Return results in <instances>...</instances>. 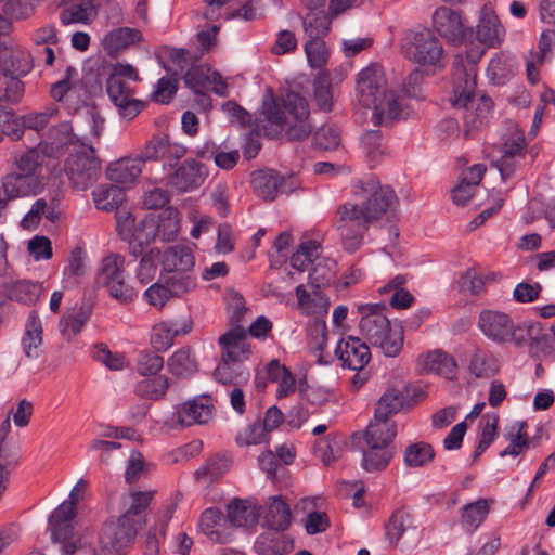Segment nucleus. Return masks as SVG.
I'll return each instance as SVG.
<instances>
[{
	"instance_id": "nucleus-1",
	"label": "nucleus",
	"mask_w": 555,
	"mask_h": 555,
	"mask_svg": "<svg viewBox=\"0 0 555 555\" xmlns=\"http://www.w3.org/2000/svg\"><path fill=\"white\" fill-rule=\"evenodd\" d=\"M398 204L393 190L378 180H362L356 186L354 201L337 208V230L345 250L357 251L369 225L392 211Z\"/></svg>"
},
{
	"instance_id": "nucleus-2",
	"label": "nucleus",
	"mask_w": 555,
	"mask_h": 555,
	"mask_svg": "<svg viewBox=\"0 0 555 555\" xmlns=\"http://www.w3.org/2000/svg\"><path fill=\"white\" fill-rule=\"evenodd\" d=\"M262 115L267 121L264 132L270 139L285 135L289 141H304L314 128L308 101L293 91H286L279 98L267 96Z\"/></svg>"
},
{
	"instance_id": "nucleus-3",
	"label": "nucleus",
	"mask_w": 555,
	"mask_h": 555,
	"mask_svg": "<svg viewBox=\"0 0 555 555\" xmlns=\"http://www.w3.org/2000/svg\"><path fill=\"white\" fill-rule=\"evenodd\" d=\"M477 66L473 61L462 59L454 61L452 73L453 95L450 99L453 106L464 108V134L470 137L472 131L485 125L492 108L488 96L476 94Z\"/></svg>"
},
{
	"instance_id": "nucleus-4",
	"label": "nucleus",
	"mask_w": 555,
	"mask_h": 555,
	"mask_svg": "<svg viewBox=\"0 0 555 555\" xmlns=\"http://www.w3.org/2000/svg\"><path fill=\"white\" fill-rule=\"evenodd\" d=\"M357 96L360 105L373 111L372 121L375 126L397 119L401 114L399 96L388 91L385 73L377 64L358 74Z\"/></svg>"
},
{
	"instance_id": "nucleus-5",
	"label": "nucleus",
	"mask_w": 555,
	"mask_h": 555,
	"mask_svg": "<svg viewBox=\"0 0 555 555\" xmlns=\"http://www.w3.org/2000/svg\"><path fill=\"white\" fill-rule=\"evenodd\" d=\"M385 310V304L359 305V331L363 338L378 347L386 357H397L403 348V328L399 325L391 326Z\"/></svg>"
},
{
	"instance_id": "nucleus-6",
	"label": "nucleus",
	"mask_w": 555,
	"mask_h": 555,
	"mask_svg": "<svg viewBox=\"0 0 555 555\" xmlns=\"http://www.w3.org/2000/svg\"><path fill=\"white\" fill-rule=\"evenodd\" d=\"M138 70L129 64L117 63L106 79V92L121 118L132 120L145 107V103L134 98L133 83L139 81Z\"/></svg>"
},
{
	"instance_id": "nucleus-7",
	"label": "nucleus",
	"mask_w": 555,
	"mask_h": 555,
	"mask_svg": "<svg viewBox=\"0 0 555 555\" xmlns=\"http://www.w3.org/2000/svg\"><path fill=\"white\" fill-rule=\"evenodd\" d=\"M126 259L119 254H109L101 261L96 283L120 304H129L138 296V289L128 280Z\"/></svg>"
},
{
	"instance_id": "nucleus-8",
	"label": "nucleus",
	"mask_w": 555,
	"mask_h": 555,
	"mask_svg": "<svg viewBox=\"0 0 555 555\" xmlns=\"http://www.w3.org/2000/svg\"><path fill=\"white\" fill-rule=\"evenodd\" d=\"M406 57L430 70L433 74L447 65V57L440 40L429 30L412 31L406 37Z\"/></svg>"
},
{
	"instance_id": "nucleus-9",
	"label": "nucleus",
	"mask_w": 555,
	"mask_h": 555,
	"mask_svg": "<svg viewBox=\"0 0 555 555\" xmlns=\"http://www.w3.org/2000/svg\"><path fill=\"white\" fill-rule=\"evenodd\" d=\"M478 328L495 344H513L517 347L525 345L526 330L521 324L503 311L485 309L478 315Z\"/></svg>"
},
{
	"instance_id": "nucleus-10",
	"label": "nucleus",
	"mask_w": 555,
	"mask_h": 555,
	"mask_svg": "<svg viewBox=\"0 0 555 555\" xmlns=\"http://www.w3.org/2000/svg\"><path fill=\"white\" fill-rule=\"evenodd\" d=\"M81 141V150L70 154L66 160L65 172L75 189L87 190L99 178L101 163L95 156L92 142Z\"/></svg>"
},
{
	"instance_id": "nucleus-11",
	"label": "nucleus",
	"mask_w": 555,
	"mask_h": 555,
	"mask_svg": "<svg viewBox=\"0 0 555 555\" xmlns=\"http://www.w3.org/2000/svg\"><path fill=\"white\" fill-rule=\"evenodd\" d=\"M526 147L524 131L514 121L506 122V131L502 135L501 156L493 164L503 180L514 173L517 162L525 157Z\"/></svg>"
},
{
	"instance_id": "nucleus-12",
	"label": "nucleus",
	"mask_w": 555,
	"mask_h": 555,
	"mask_svg": "<svg viewBox=\"0 0 555 555\" xmlns=\"http://www.w3.org/2000/svg\"><path fill=\"white\" fill-rule=\"evenodd\" d=\"M185 153L183 145L171 142L168 135L157 134L144 144L139 156L143 163L163 162L164 167H173Z\"/></svg>"
},
{
	"instance_id": "nucleus-13",
	"label": "nucleus",
	"mask_w": 555,
	"mask_h": 555,
	"mask_svg": "<svg viewBox=\"0 0 555 555\" xmlns=\"http://www.w3.org/2000/svg\"><path fill=\"white\" fill-rule=\"evenodd\" d=\"M34 67L30 52L12 40L0 41V73L3 76H26Z\"/></svg>"
},
{
	"instance_id": "nucleus-14",
	"label": "nucleus",
	"mask_w": 555,
	"mask_h": 555,
	"mask_svg": "<svg viewBox=\"0 0 555 555\" xmlns=\"http://www.w3.org/2000/svg\"><path fill=\"white\" fill-rule=\"evenodd\" d=\"M141 528L140 521H130L128 516H120L118 520L106 522L100 534V543L106 550L119 552L132 543Z\"/></svg>"
},
{
	"instance_id": "nucleus-15",
	"label": "nucleus",
	"mask_w": 555,
	"mask_h": 555,
	"mask_svg": "<svg viewBox=\"0 0 555 555\" xmlns=\"http://www.w3.org/2000/svg\"><path fill=\"white\" fill-rule=\"evenodd\" d=\"M207 177L206 168L195 159H185L167 179V185L178 193L199 188Z\"/></svg>"
},
{
	"instance_id": "nucleus-16",
	"label": "nucleus",
	"mask_w": 555,
	"mask_h": 555,
	"mask_svg": "<svg viewBox=\"0 0 555 555\" xmlns=\"http://www.w3.org/2000/svg\"><path fill=\"white\" fill-rule=\"evenodd\" d=\"M250 183L254 193L264 201H273L280 194L288 193L293 190V186L288 185L285 177L273 169L254 171Z\"/></svg>"
},
{
	"instance_id": "nucleus-17",
	"label": "nucleus",
	"mask_w": 555,
	"mask_h": 555,
	"mask_svg": "<svg viewBox=\"0 0 555 555\" xmlns=\"http://www.w3.org/2000/svg\"><path fill=\"white\" fill-rule=\"evenodd\" d=\"M335 354L344 367L353 371H362L371 360V351L366 343L354 336L341 339L335 349Z\"/></svg>"
},
{
	"instance_id": "nucleus-18",
	"label": "nucleus",
	"mask_w": 555,
	"mask_h": 555,
	"mask_svg": "<svg viewBox=\"0 0 555 555\" xmlns=\"http://www.w3.org/2000/svg\"><path fill=\"white\" fill-rule=\"evenodd\" d=\"M222 350L221 359L228 362L242 363L250 353L247 332L243 326H235L219 337Z\"/></svg>"
},
{
	"instance_id": "nucleus-19",
	"label": "nucleus",
	"mask_w": 555,
	"mask_h": 555,
	"mask_svg": "<svg viewBox=\"0 0 555 555\" xmlns=\"http://www.w3.org/2000/svg\"><path fill=\"white\" fill-rule=\"evenodd\" d=\"M435 29L451 41H461L466 36V27L459 11L447 7L438 8L433 14Z\"/></svg>"
},
{
	"instance_id": "nucleus-20",
	"label": "nucleus",
	"mask_w": 555,
	"mask_h": 555,
	"mask_svg": "<svg viewBox=\"0 0 555 555\" xmlns=\"http://www.w3.org/2000/svg\"><path fill=\"white\" fill-rule=\"evenodd\" d=\"M203 533L215 543L225 544L232 540V530L218 508H207L199 519Z\"/></svg>"
},
{
	"instance_id": "nucleus-21",
	"label": "nucleus",
	"mask_w": 555,
	"mask_h": 555,
	"mask_svg": "<svg viewBox=\"0 0 555 555\" xmlns=\"http://www.w3.org/2000/svg\"><path fill=\"white\" fill-rule=\"evenodd\" d=\"M212 417L209 397H199L183 403L176 412V420L182 426L205 424Z\"/></svg>"
},
{
	"instance_id": "nucleus-22",
	"label": "nucleus",
	"mask_w": 555,
	"mask_h": 555,
	"mask_svg": "<svg viewBox=\"0 0 555 555\" xmlns=\"http://www.w3.org/2000/svg\"><path fill=\"white\" fill-rule=\"evenodd\" d=\"M385 529L386 538L393 546H398L401 540L408 543L417 538V527L414 526L411 515L401 509L392 513Z\"/></svg>"
},
{
	"instance_id": "nucleus-23",
	"label": "nucleus",
	"mask_w": 555,
	"mask_h": 555,
	"mask_svg": "<svg viewBox=\"0 0 555 555\" xmlns=\"http://www.w3.org/2000/svg\"><path fill=\"white\" fill-rule=\"evenodd\" d=\"M76 516V504L69 501L59 505L49 518L51 537L53 541H65L73 537L72 520Z\"/></svg>"
},
{
	"instance_id": "nucleus-24",
	"label": "nucleus",
	"mask_w": 555,
	"mask_h": 555,
	"mask_svg": "<svg viewBox=\"0 0 555 555\" xmlns=\"http://www.w3.org/2000/svg\"><path fill=\"white\" fill-rule=\"evenodd\" d=\"M2 185L9 197L17 198L36 195L42 186V181L39 178H34L33 175L22 173L14 169L3 177Z\"/></svg>"
},
{
	"instance_id": "nucleus-25",
	"label": "nucleus",
	"mask_w": 555,
	"mask_h": 555,
	"mask_svg": "<svg viewBox=\"0 0 555 555\" xmlns=\"http://www.w3.org/2000/svg\"><path fill=\"white\" fill-rule=\"evenodd\" d=\"M227 521L231 527H254L261 514L260 507L248 500L234 499L228 504Z\"/></svg>"
},
{
	"instance_id": "nucleus-26",
	"label": "nucleus",
	"mask_w": 555,
	"mask_h": 555,
	"mask_svg": "<svg viewBox=\"0 0 555 555\" xmlns=\"http://www.w3.org/2000/svg\"><path fill=\"white\" fill-rule=\"evenodd\" d=\"M50 150L52 149L48 146V143L40 142L37 146L15 155L14 169L42 180L41 165L44 158L50 156Z\"/></svg>"
},
{
	"instance_id": "nucleus-27",
	"label": "nucleus",
	"mask_w": 555,
	"mask_h": 555,
	"mask_svg": "<svg viewBox=\"0 0 555 555\" xmlns=\"http://www.w3.org/2000/svg\"><path fill=\"white\" fill-rule=\"evenodd\" d=\"M503 35L504 28L498 16L490 8L485 7L477 25L478 41L487 48H492L501 43Z\"/></svg>"
},
{
	"instance_id": "nucleus-28",
	"label": "nucleus",
	"mask_w": 555,
	"mask_h": 555,
	"mask_svg": "<svg viewBox=\"0 0 555 555\" xmlns=\"http://www.w3.org/2000/svg\"><path fill=\"white\" fill-rule=\"evenodd\" d=\"M417 366L423 373H435L448 379L453 378L456 363L452 357L441 350H435L417 358Z\"/></svg>"
},
{
	"instance_id": "nucleus-29",
	"label": "nucleus",
	"mask_w": 555,
	"mask_h": 555,
	"mask_svg": "<svg viewBox=\"0 0 555 555\" xmlns=\"http://www.w3.org/2000/svg\"><path fill=\"white\" fill-rule=\"evenodd\" d=\"M143 162L141 157L138 158H120L111 163L106 176L109 181L121 184L130 185L137 181L142 172Z\"/></svg>"
},
{
	"instance_id": "nucleus-30",
	"label": "nucleus",
	"mask_w": 555,
	"mask_h": 555,
	"mask_svg": "<svg viewBox=\"0 0 555 555\" xmlns=\"http://www.w3.org/2000/svg\"><path fill=\"white\" fill-rule=\"evenodd\" d=\"M295 293L302 313L313 315L314 319H324L330 307V299L326 296L317 288L308 293L302 284L296 287Z\"/></svg>"
},
{
	"instance_id": "nucleus-31",
	"label": "nucleus",
	"mask_w": 555,
	"mask_h": 555,
	"mask_svg": "<svg viewBox=\"0 0 555 555\" xmlns=\"http://www.w3.org/2000/svg\"><path fill=\"white\" fill-rule=\"evenodd\" d=\"M98 16L93 0H72L60 13L63 25L92 23Z\"/></svg>"
},
{
	"instance_id": "nucleus-32",
	"label": "nucleus",
	"mask_w": 555,
	"mask_h": 555,
	"mask_svg": "<svg viewBox=\"0 0 555 555\" xmlns=\"http://www.w3.org/2000/svg\"><path fill=\"white\" fill-rule=\"evenodd\" d=\"M190 330V323L160 322L152 328L151 343L157 351H166L172 346L177 336L185 335Z\"/></svg>"
},
{
	"instance_id": "nucleus-33",
	"label": "nucleus",
	"mask_w": 555,
	"mask_h": 555,
	"mask_svg": "<svg viewBox=\"0 0 555 555\" xmlns=\"http://www.w3.org/2000/svg\"><path fill=\"white\" fill-rule=\"evenodd\" d=\"M491 503L487 499H479L462 507L460 524L466 533L472 534L480 527L490 512Z\"/></svg>"
},
{
	"instance_id": "nucleus-34",
	"label": "nucleus",
	"mask_w": 555,
	"mask_h": 555,
	"mask_svg": "<svg viewBox=\"0 0 555 555\" xmlns=\"http://www.w3.org/2000/svg\"><path fill=\"white\" fill-rule=\"evenodd\" d=\"M292 513L289 506L281 496L269 498L268 512L264 525L274 531H284L291 525Z\"/></svg>"
},
{
	"instance_id": "nucleus-35",
	"label": "nucleus",
	"mask_w": 555,
	"mask_h": 555,
	"mask_svg": "<svg viewBox=\"0 0 555 555\" xmlns=\"http://www.w3.org/2000/svg\"><path fill=\"white\" fill-rule=\"evenodd\" d=\"M194 262L191 248L184 245L168 247L163 257L165 269L172 272H189L193 268Z\"/></svg>"
},
{
	"instance_id": "nucleus-36",
	"label": "nucleus",
	"mask_w": 555,
	"mask_h": 555,
	"mask_svg": "<svg viewBox=\"0 0 555 555\" xmlns=\"http://www.w3.org/2000/svg\"><path fill=\"white\" fill-rule=\"evenodd\" d=\"M396 437V426L388 420L375 418L372 421L365 431L364 440L366 444H377L390 448V443Z\"/></svg>"
},
{
	"instance_id": "nucleus-37",
	"label": "nucleus",
	"mask_w": 555,
	"mask_h": 555,
	"mask_svg": "<svg viewBox=\"0 0 555 555\" xmlns=\"http://www.w3.org/2000/svg\"><path fill=\"white\" fill-rule=\"evenodd\" d=\"M92 195L95 207L103 211H113L125 201L124 189L115 184L99 185Z\"/></svg>"
},
{
	"instance_id": "nucleus-38",
	"label": "nucleus",
	"mask_w": 555,
	"mask_h": 555,
	"mask_svg": "<svg viewBox=\"0 0 555 555\" xmlns=\"http://www.w3.org/2000/svg\"><path fill=\"white\" fill-rule=\"evenodd\" d=\"M332 18L333 16L324 11L308 12L302 18L305 35L308 39H324L331 30Z\"/></svg>"
},
{
	"instance_id": "nucleus-39",
	"label": "nucleus",
	"mask_w": 555,
	"mask_h": 555,
	"mask_svg": "<svg viewBox=\"0 0 555 555\" xmlns=\"http://www.w3.org/2000/svg\"><path fill=\"white\" fill-rule=\"evenodd\" d=\"M528 425L526 422H516L512 425L509 431L505 435L508 446L500 452V456L507 455L517 456L525 450L529 449L530 441L527 433Z\"/></svg>"
},
{
	"instance_id": "nucleus-40",
	"label": "nucleus",
	"mask_w": 555,
	"mask_h": 555,
	"mask_svg": "<svg viewBox=\"0 0 555 555\" xmlns=\"http://www.w3.org/2000/svg\"><path fill=\"white\" fill-rule=\"evenodd\" d=\"M124 228H127L128 231L134 227L132 232V237L140 243H144L150 245L157 234V224L156 218L152 216L144 217L138 224H134V217L131 214H128L124 220Z\"/></svg>"
},
{
	"instance_id": "nucleus-41",
	"label": "nucleus",
	"mask_w": 555,
	"mask_h": 555,
	"mask_svg": "<svg viewBox=\"0 0 555 555\" xmlns=\"http://www.w3.org/2000/svg\"><path fill=\"white\" fill-rule=\"evenodd\" d=\"M392 455L390 448L366 444V448L363 449L362 466L370 473L383 470L388 466Z\"/></svg>"
},
{
	"instance_id": "nucleus-42",
	"label": "nucleus",
	"mask_w": 555,
	"mask_h": 555,
	"mask_svg": "<svg viewBox=\"0 0 555 555\" xmlns=\"http://www.w3.org/2000/svg\"><path fill=\"white\" fill-rule=\"evenodd\" d=\"M180 214L175 207H167L163 209L157 219V234L163 241H173L180 231Z\"/></svg>"
},
{
	"instance_id": "nucleus-43",
	"label": "nucleus",
	"mask_w": 555,
	"mask_h": 555,
	"mask_svg": "<svg viewBox=\"0 0 555 555\" xmlns=\"http://www.w3.org/2000/svg\"><path fill=\"white\" fill-rule=\"evenodd\" d=\"M167 366L177 377H188L197 371V363L189 347L178 349L168 359Z\"/></svg>"
},
{
	"instance_id": "nucleus-44",
	"label": "nucleus",
	"mask_w": 555,
	"mask_h": 555,
	"mask_svg": "<svg viewBox=\"0 0 555 555\" xmlns=\"http://www.w3.org/2000/svg\"><path fill=\"white\" fill-rule=\"evenodd\" d=\"M254 550L258 555H284L288 543L278 532L268 531L256 539Z\"/></svg>"
},
{
	"instance_id": "nucleus-45",
	"label": "nucleus",
	"mask_w": 555,
	"mask_h": 555,
	"mask_svg": "<svg viewBox=\"0 0 555 555\" xmlns=\"http://www.w3.org/2000/svg\"><path fill=\"white\" fill-rule=\"evenodd\" d=\"M90 318V309L80 307L72 312L65 313L60 320V330L63 336L70 340L77 336Z\"/></svg>"
},
{
	"instance_id": "nucleus-46",
	"label": "nucleus",
	"mask_w": 555,
	"mask_h": 555,
	"mask_svg": "<svg viewBox=\"0 0 555 555\" xmlns=\"http://www.w3.org/2000/svg\"><path fill=\"white\" fill-rule=\"evenodd\" d=\"M41 335L42 327L40 319L37 315L30 314L26 323L25 335L22 339L24 352L28 358H38V349L42 343Z\"/></svg>"
},
{
	"instance_id": "nucleus-47",
	"label": "nucleus",
	"mask_w": 555,
	"mask_h": 555,
	"mask_svg": "<svg viewBox=\"0 0 555 555\" xmlns=\"http://www.w3.org/2000/svg\"><path fill=\"white\" fill-rule=\"evenodd\" d=\"M60 108L56 104H49L40 112H30L21 117L24 128L39 132L43 130L52 119L57 118Z\"/></svg>"
},
{
	"instance_id": "nucleus-48",
	"label": "nucleus",
	"mask_w": 555,
	"mask_h": 555,
	"mask_svg": "<svg viewBox=\"0 0 555 555\" xmlns=\"http://www.w3.org/2000/svg\"><path fill=\"white\" fill-rule=\"evenodd\" d=\"M488 77L495 85H503L514 74V60L513 57L503 53L496 54L491 59L487 68Z\"/></svg>"
},
{
	"instance_id": "nucleus-49",
	"label": "nucleus",
	"mask_w": 555,
	"mask_h": 555,
	"mask_svg": "<svg viewBox=\"0 0 555 555\" xmlns=\"http://www.w3.org/2000/svg\"><path fill=\"white\" fill-rule=\"evenodd\" d=\"M249 373L241 365V363L220 361L214 372L215 378L223 385H236L247 380Z\"/></svg>"
},
{
	"instance_id": "nucleus-50",
	"label": "nucleus",
	"mask_w": 555,
	"mask_h": 555,
	"mask_svg": "<svg viewBox=\"0 0 555 555\" xmlns=\"http://www.w3.org/2000/svg\"><path fill=\"white\" fill-rule=\"evenodd\" d=\"M320 244L315 241H307L302 243L296 253L291 257V266L297 271H305L309 269L320 257Z\"/></svg>"
},
{
	"instance_id": "nucleus-51",
	"label": "nucleus",
	"mask_w": 555,
	"mask_h": 555,
	"mask_svg": "<svg viewBox=\"0 0 555 555\" xmlns=\"http://www.w3.org/2000/svg\"><path fill=\"white\" fill-rule=\"evenodd\" d=\"M404 403V397L399 390H387L378 400L375 409V418L389 420L392 414L398 413Z\"/></svg>"
},
{
	"instance_id": "nucleus-52",
	"label": "nucleus",
	"mask_w": 555,
	"mask_h": 555,
	"mask_svg": "<svg viewBox=\"0 0 555 555\" xmlns=\"http://www.w3.org/2000/svg\"><path fill=\"white\" fill-rule=\"evenodd\" d=\"M48 138L51 140V144H48V146L52 149L50 150V156L53 154L55 149L82 141L73 132V127L68 121H62L50 127L48 130Z\"/></svg>"
},
{
	"instance_id": "nucleus-53",
	"label": "nucleus",
	"mask_w": 555,
	"mask_h": 555,
	"mask_svg": "<svg viewBox=\"0 0 555 555\" xmlns=\"http://www.w3.org/2000/svg\"><path fill=\"white\" fill-rule=\"evenodd\" d=\"M435 451L429 443L416 442L404 451V464L409 467H422L433 461Z\"/></svg>"
},
{
	"instance_id": "nucleus-54",
	"label": "nucleus",
	"mask_w": 555,
	"mask_h": 555,
	"mask_svg": "<svg viewBox=\"0 0 555 555\" xmlns=\"http://www.w3.org/2000/svg\"><path fill=\"white\" fill-rule=\"evenodd\" d=\"M164 282L171 297H181L196 287V280L189 272H172Z\"/></svg>"
},
{
	"instance_id": "nucleus-55",
	"label": "nucleus",
	"mask_w": 555,
	"mask_h": 555,
	"mask_svg": "<svg viewBox=\"0 0 555 555\" xmlns=\"http://www.w3.org/2000/svg\"><path fill=\"white\" fill-rule=\"evenodd\" d=\"M42 216L50 221H54L56 218L54 209L48 205L47 201L39 198L31 205L30 210L22 219V228L26 230L35 229L39 224Z\"/></svg>"
},
{
	"instance_id": "nucleus-56",
	"label": "nucleus",
	"mask_w": 555,
	"mask_h": 555,
	"mask_svg": "<svg viewBox=\"0 0 555 555\" xmlns=\"http://www.w3.org/2000/svg\"><path fill=\"white\" fill-rule=\"evenodd\" d=\"M40 294V286L30 281H16L8 289V297L12 300L24 304H31L37 300Z\"/></svg>"
},
{
	"instance_id": "nucleus-57",
	"label": "nucleus",
	"mask_w": 555,
	"mask_h": 555,
	"mask_svg": "<svg viewBox=\"0 0 555 555\" xmlns=\"http://www.w3.org/2000/svg\"><path fill=\"white\" fill-rule=\"evenodd\" d=\"M92 358L112 371H119L126 366L125 358L118 352H112L108 347L99 343L91 350Z\"/></svg>"
},
{
	"instance_id": "nucleus-58",
	"label": "nucleus",
	"mask_w": 555,
	"mask_h": 555,
	"mask_svg": "<svg viewBox=\"0 0 555 555\" xmlns=\"http://www.w3.org/2000/svg\"><path fill=\"white\" fill-rule=\"evenodd\" d=\"M158 251L150 250L142 256L135 271V278L142 286L155 279L158 271Z\"/></svg>"
},
{
	"instance_id": "nucleus-59",
	"label": "nucleus",
	"mask_w": 555,
	"mask_h": 555,
	"mask_svg": "<svg viewBox=\"0 0 555 555\" xmlns=\"http://www.w3.org/2000/svg\"><path fill=\"white\" fill-rule=\"evenodd\" d=\"M225 302L230 313L231 325H233V327L242 326L243 318L248 311L243 295L235 289H229L225 293Z\"/></svg>"
},
{
	"instance_id": "nucleus-60",
	"label": "nucleus",
	"mask_w": 555,
	"mask_h": 555,
	"mask_svg": "<svg viewBox=\"0 0 555 555\" xmlns=\"http://www.w3.org/2000/svg\"><path fill=\"white\" fill-rule=\"evenodd\" d=\"M154 495L153 491H135L130 494L131 503L122 516H128L130 521L144 524L141 513L149 506Z\"/></svg>"
},
{
	"instance_id": "nucleus-61",
	"label": "nucleus",
	"mask_w": 555,
	"mask_h": 555,
	"mask_svg": "<svg viewBox=\"0 0 555 555\" xmlns=\"http://www.w3.org/2000/svg\"><path fill=\"white\" fill-rule=\"evenodd\" d=\"M305 52L310 66L313 68H321L327 62L328 50L324 39H307Z\"/></svg>"
},
{
	"instance_id": "nucleus-62",
	"label": "nucleus",
	"mask_w": 555,
	"mask_h": 555,
	"mask_svg": "<svg viewBox=\"0 0 555 555\" xmlns=\"http://www.w3.org/2000/svg\"><path fill=\"white\" fill-rule=\"evenodd\" d=\"M210 68L206 66H195L190 68L184 75L186 87L195 93L204 94L208 90V80Z\"/></svg>"
},
{
	"instance_id": "nucleus-63",
	"label": "nucleus",
	"mask_w": 555,
	"mask_h": 555,
	"mask_svg": "<svg viewBox=\"0 0 555 555\" xmlns=\"http://www.w3.org/2000/svg\"><path fill=\"white\" fill-rule=\"evenodd\" d=\"M361 143L370 163H376L384 155L382 132L379 130H371L364 133Z\"/></svg>"
},
{
	"instance_id": "nucleus-64",
	"label": "nucleus",
	"mask_w": 555,
	"mask_h": 555,
	"mask_svg": "<svg viewBox=\"0 0 555 555\" xmlns=\"http://www.w3.org/2000/svg\"><path fill=\"white\" fill-rule=\"evenodd\" d=\"M313 140L322 150H335L340 144V131L334 125H324L317 130Z\"/></svg>"
}]
</instances>
